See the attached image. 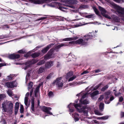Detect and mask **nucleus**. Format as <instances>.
<instances>
[{"mask_svg":"<svg viewBox=\"0 0 124 124\" xmlns=\"http://www.w3.org/2000/svg\"><path fill=\"white\" fill-rule=\"evenodd\" d=\"M51 77V75H49L46 78L47 79H49Z\"/></svg>","mask_w":124,"mask_h":124,"instance_id":"69168bd1","label":"nucleus"},{"mask_svg":"<svg viewBox=\"0 0 124 124\" xmlns=\"http://www.w3.org/2000/svg\"><path fill=\"white\" fill-rule=\"evenodd\" d=\"M60 4V3L54 2H52L51 3L48 4L47 5L51 7H55L57 6V5L59 6Z\"/></svg>","mask_w":124,"mask_h":124,"instance_id":"dca6fc26","label":"nucleus"},{"mask_svg":"<svg viewBox=\"0 0 124 124\" xmlns=\"http://www.w3.org/2000/svg\"><path fill=\"white\" fill-rule=\"evenodd\" d=\"M13 108V104L12 102H10L8 105V108L9 112H11L12 111Z\"/></svg>","mask_w":124,"mask_h":124,"instance_id":"f3484780","label":"nucleus"},{"mask_svg":"<svg viewBox=\"0 0 124 124\" xmlns=\"http://www.w3.org/2000/svg\"><path fill=\"white\" fill-rule=\"evenodd\" d=\"M24 51H23L22 50H20L18 51V53H24Z\"/></svg>","mask_w":124,"mask_h":124,"instance_id":"052dcab7","label":"nucleus"},{"mask_svg":"<svg viewBox=\"0 0 124 124\" xmlns=\"http://www.w3.org/2000/svg\"><path fill=\"white\" fill-rule=\"evenodd\" d=\"M68 46V45L66 44H62L60 45H59L57 46L56 47V48L57 49H59L62 47L63 46Z\"/></svg>","mask_w":124,"mask_h":124,"instance_id":"5701e85b","label":"nucleus"},{"mask_svg":"<svg viewBox=\"0 0 124 124\" xmlns=\"http://www.w3.org/2000/svg\"><path fill=\"white\" fill-rule=\"evenodd\" d=\"M5 97L4 94H0V101Z\"/></svg>","mask_w":124,"mask_h":124,"instance_id":"e433bc0d","label":"nucleus"},{"mask_svg":"<svg viewBox=\"0 0 124 124\" xmlns=\"http://www.w3.org/2000/svg\"><path fill=\"white\" fill-rule=\"evenodd\" d=\"M24 1H27V0H23ZM31 3H33L35 4H41L43 2L42 0H28Z\"/></svg>","mask_w":124,"mask_h":124,"instance_id":"9d476101","label":"nucleus"},{"mask_svg":"<svg viewBox=\"0 0 124 124\" xmlns=\"http://www.w3.org/2000/svg\"><path fill=\"white\" fill-rule=\"evenodd\" d=\"M20 112L21 113H23V105H21L20 107Z\"/></svg>","mask_w":124,"mask_h":124,"instance_id":"37998d69","label":"nucleus"},{"mask_svg":"<svg viewBox=\"0 0 124 124\" xmlns=\"http://www.w3.org/2000/svg\"><path fill=\"white\" fill-rule=\"evenodd\" d=\"M59 9L61 10L64 11H66L67 9V8L66 7L60 6L59 7Z\"/></svg>","mask_w":124,"mask_h":124,"instance_id":"b1692460","label":"nucleus"},{"mask_svg":"<svg viewBox=\"0 0 124 124\" xmlns=\"http://www.w3.org/2000/svg\"><path fill=\"white\" fill-rule=\"evenodd\" d=\"M53 57L54 56L52 53H50L49 51L48 53L47 54L45 55L44 57V58L45 60H46L47 59Z\"/></svg>","mask_w":124,"mask_h":124,"instance_id":"f8f14e48","label":"nucleus"},{"mask_svg":"<svg viewBox=\"0 0 124 124\" xmlns=\"http://www.w3.org/2000/svg\"><path fill=\"white\" fill-rule=\"evenodd\" d=\"M121 117L122 118L124 117V112H121L120 113Z\"/></svg>","mask_w":124,"mask_h":124,"instance_id":"864d4df0","label":"nucleus"},{"mask_svg":"<svg viewBox=\"0 0 124 124\" xmlns=\"http://www.w3.org/2000/svg\"><path fill=\"white\" fill-rule=\"evenodd\" d=\"M70 2L71 4H76L77 3V1L76 0H70Z\"/></svg>","mask_w":124,"mask_h":124,"instance_id":"58836bf2","label":"nucleus"},{"mask_svg":"<svg viewBox=\"0 0 124 124\" xmlns=\"http://www.w3.org/2000/svg\"><path fill=\"white\" fill-rule=\"evenodd\" d=\"M73 72H69L67 74V77H66V78L67 79L68 78H69L71 77L73 75Z\"/></svg>","mask_w":124,"mask_h":124,"instance_id":"cd10ccee","label":"nucleus"},{"mask_svg":"<svg viewBox=\"0 0 124 124\" xmlns=\"http://www.w3.org/2000/svg\"><path fill=\"white\" fill-rule=\"evenodd\" d=\"M51 109V108L46 106H44L42 108L43 111L51 115H52V113L49 112V111Z\"/></svg>","mask_w":124,"mask_h":124,"instance_id":"0eeeda50","label":"nucleus"},{"mask_svg":"<svg viewBox=\"0 0 124 124\" xmlns=\"http://www.w3.org/2000/svg\"><path fill=\"white\" fill-rule=\"evenodd\" d=\"M104 104L103 103L101 102V112L103 111L104 108Z\"/></svg>","mask_w":124,"mask_h":124,"instance_id":"603ef678","label":"nucleus"},{"mask_svg":"<svg viewBox=\"0 0 124 124\" xmlns=\"http://www.w3.org/2000/svg\"><path fill=\"white\" fill-rule=\"evenodd\" d=\"M54 44L51 43L48 45L47 47L44 48L42 50V52L43 53H45L48 51L49 49L53 46Z\"/></svg>","mask_w":124,"mask_h":124,"instance_id":"1a4fd4ad","label":"nucleus"},{"mask_svg":"<svg viewBox=\"0 0 124 124\" xmlns=\"http://www.w3.org/2000/svg\"><path fill=\"white\" fill-rule=\"evenodd\" d=\"M95 15L94 14H91L88 15L86 16L85 17L88 18H93L95 17Z\"/></svg>","mask_w":124,"mask_h":124,"instance_id":"4be33fe9","label":"nucleus"},{"mask_svg":"<svg viewBox=\"0 0 124 124\" xmlns=\"http://www.w3.org/2000/svg\"><path fill=\"white\" fill-rule=\"evenodd\" d=\"M102 15H103V16L105 17V18H108L109 19H111V18L108 15L106 14L105 13L103 14Z\"/></svg>","mask_w":124,"mask_h":124,"instance_id":"7c9ffc66","label":"nucleus"},{"mask_svg":"<svg viewBox=\"0 0 124 124\" xmlns=\"http://www.w3.org/2000/svg\"><path fill=\"white\" fill-rule=\"evenodd\" d=\"M20 55L19 54H13L9 55L8 56L9 58L10 59H17L19 58Z\"/></svg>","mask_w":124,"mask_h":124,"instance_id":"9b49d317","label":"nucleus"},{"mask_svg":"<svg viewBox=\"0 0 124 124\" xmlns=\"http://www.w3.org/2000/svg\"><path fill=\"white\" fill-rule=\"evenodd\" d=\"M39 86L37 87L34 91V92L35 93V94L36 97H37L38 95V93L39 91Z\"/></svg>","mask_w":124,"mask_h":124,"instance_id":"412c9836","label":"nucleus"},{"mask_svg":"<svg viewBox=\"0 0 124 124\" xmlns=\"http://www.w3.org/2000/svg\"><path fill=\"white\" fill-rule=\"evenodd\" d=\"M75 104H73V103H71L70 104V105H69L68 106V107H69V109H70V112H73V111H74V109H72V108H70V107H69V106L70 105H74H74Z\"/></svg>","mask_w":124,"mask_h":124,"instance_id":"4c0bfd02","label":"nucleus"},{"mask_svg":"<svg viewBox=\"0 0 124 124\" xmlns=\"http://www.w3.org/2000/svg\"><path fill=\"white\" fill-rule=\"evenodd\" d=\"M82 98L80 101V102L81 103L77 104H76L74 105V107L77 109V110L79 112H83L84 114H87L88 111H89V109L88 108L86 107V106H85L82 108L79 109L78 107L80 108L81 107V104H86L89 103V102L88 101L86 100H85L83 101H82Z\"/></svg>","mask_w":124,"mask_h":124,"instance_id":"f257e3e1","label":"nucleus"},{"mask_svg":"<svg viewBox=\"0 0 124 124\" xmlns=\"http://www.w3.org/2000/svg\"><path fill=\"white\" fill-rule=\"evenodd\" d=\"M69 6V7L72 8H74V7L73 6Z\"/></svg>","mask_w":124,"mask_h":124,"instance_id":"774afa93","label":"nucleus"},{"mask_svg":"<svg viewBox=\"0 0 124 124\" xmlns=\"http://www.w3.org/2000/svg\"><path fill=\"white\" fill-rule=\"evenodd\" d=\"M12 77L11 75L8 76L6 78V80H10L12 79Z\"/></svg>","mask_w":124,"mask_h":124,"instance_id":"f704fd0d","label":"nucleus"},{"mask_svg":"<svg viewBox=\"0 0 124 124\" xmlns=\"http://www.w3.org/2000/svg\"><path fill=\"white\" fill-rule=\"evenodd\" d=\"M124 99L122 96L120 97L119 98V102H121Z\"/></svg>","mask_w":124,"mask_h":124,"instance_id":"09e8293b","label":"nucleus"},{"mask_svg":"<svg viewBox=\"0 0 124 124\" xmlns=\"http://www.w3.org/2000/svg\"><path fill=\"white\" fill-rule=\"evenodd\" d=\"M113 91L115 92H114L115 95L116 96H118L119 95H120L121 94V93L120 92H119L118 93H116V92H117L116 90H113Z\"/></svg>","mask_w":124,"mask_h":124,"instance_id":"473e14b6","label":"nucleus"},{"mask_svg":"<svg viewBox=\"0 0 124 124\" xmlns=\"http://www.w3.org/2000/svg\"><path fill=\"white\" fill-rule=\"evenodd\" d=\"M99 93L98 91H96L93 92V93L91 94V95L92 97H93L95 95L98 94Z\"/></svg>","mask_w":124,"mask_h":124,"instance_id":"bb28decb","label":"nucleus"},{"mask_svg":"<svg viewBox=\"0 0 124 124\" xmlns=\"http://www.w3.org/2000/svg\"><path fill=\"white\" fill-rule=\"evenodd\" d=\"M69 44H76V41H73L69 42Z\"/></svg>","mask_w":124,"mask_h":124,"instance_id":"bf43d9fd","label":"nucleus"},{"mask_svg":"<svg viewBox=\"0 0 124 124\" xmlns=\"http://www.w3.org/2000/svg\"><path fill=\"white\" fill-rule=\"evenodd\" d=\"M112 18L113 21L117 22H119L120 20V18L115 15H113L112 16Z\"/></svg>","mask_w":124,"mask_h":124,"instance_id":"ddd939ff","label":"nucleus"},{"mask_svg":"<svg viewBox=\"0 0 124 124\" xmlns=\"http://www.w3.org/2000/svg\"><path fill=\"white\" fill-rule=\"evenodd\" d=\"M106 13V11L105 9L101 7V15Z\"/></svg>","mask_w":124,"mask_h":124,"instance_id":"72a5a7b5","label":"nucleus"},{"mask_svg":"<svg viewBox=\"0 0 124 124\" xmlns=\"http://www.w3.org/2000/svg\"><path fill=\"white\" fill-rule=\"evenodd\" d=\"M19 107V103L18 102H16L15 104V109H18Z\"/></svg>","mask_w":124,"mask_h":124,"instance_id":"a19ab883","label":"nucleus"},{"mask_svg":"<svg viewBox=\"0 0 124 124\" xmlns=\"http://www.w3.org/2000/svg\"><path fill=\"white\" fill-rule=\"evenodd\" d=\"M40 55L39 53H34L31 55V56L33 58H35L39 56Z\"/></svg>","mask_w":124,"mask_h":124,"instance_id":"aec40b11","label":"nucleus"},{"mask_svg":"<svg viewBox=\"0 0 124 124\" xmlns=\"http://www.w3.org/2000/svg\"><path fill=\"white\" fill-rule=\"evenodd\" d=\"M33 90L32 89L30 91V96L31 97V96H32V93H33Z\"/></svg>","mask_w":124,"mask_h":124,"instance_id":"680f3d73","label":"nucleus"},{"mask_svg":"<svg viewBox=\"0 0 124 124\" xmlns=\"http://www.w3.org/2000/svg\"><path fill=\"white\" fill-rule=\"evenodd\" d=\"M62 78L60 77L57 78L56 80L53 82V84H55L59 87H61L63 85L62 81L61 80Z\"/></svg>","mask_w":124,"mask_h":124,"instance_id":"20e7f679","label":"nucleus"},{"mask_svg":"<svg viewBox=\"0 0 124 124\" xmlns=\"http://www.w3.org/2000/svg\"><path fill=\"white\" fill-rule=\"evenodd\" d=\"M89 72L87 71H84L82 73H81V75H83L84 74H85L87 73H88Z\"/></svg>","mask_w":124,"mask_h":124,"instance_id":"4d7b16f0","label":"nucleus"},{"mask_svg":"<svg viewBox=\"0 0 124 124\" xmlns=\"http://www.w3.org/2000/svg\"><path fill=\"white\" fill-rule=\"evenodd\" d=\"M18 109H15V114H17L18 112Z\"/></svg>","mask_w":124,"mask_h":124,"instance_id":"e2e57ef3","label":"nucleus"},{"mask_svg":"<svg viewBox=\"0 0 124 124\" xmlns=\"http://www.w3.org/2000/svg\"><path fill=\"white\" fill-rule=\"evenodd\" d=\"M45 61L44 60H43L40 61V62H39L37 64L39 65H41L43 64L44 63Z\"/></svg>","mask_w":124,"mask_h":124,"instance_id":"79ce46f5","label":"nucleus"},{"mask_svg":"<svg viewBox=\"0 0 124 124\" xmlns=\"http://www.w3.org/2000/svg\"><path fill=\"white\" fill-rule=\"evenodd\" d=\"M48 95L49 97H51L53 95V93L52 92L50 91L48 93Z\"/></svg>","mask_w":124,"mask_h":124,"instance_id":"49530a36","label":"nucleus"},{"mask_svg":"<svg viewBox=\"0 0 124 124\" xmlns=\"http://www.w3.org/2000/svg\"><path fill=\"white\" fill-rule=\"evenodd\" d=\"M93 8L96 14L98 15H99V12L98 10L95 7H93Z\"/></svg>","mask_w":124,"mask_h":124,"instance_id":"c756f323","label":"nucleus"},{"mask_svg":"<svg viewBox=\"0 0 124 124\" xmlns=\"http://www.w3.org/2000/svg\"><path fill=\"white\" fill-rule=\"evenodd\" d=\"M87 95H88L87 93H86L85 94H84L82 96V98H82V99H83L85 98L86 97V96H87Z\"/></svg>","mask_w":124,"mask_h":124,"instance_id":"5fc2aeb1","label":"nucleus"},{"mask_svg":"<svg viewBox=\"0 0 124 124\" xmlns=\"http://www.w3.org/2000/svg\"><path fill=\"white\" fill-rule=\"evenodd\" d=\"M2 105L3 110L5 112H8V108H7V103L5 102H3Z\"/></svg>","mask_w":124,"mask_h":124,"instance_id":"2eb2a0df","label":"nucleus"},{"mask_svg":"<svg viewBox=\"0 0 124 124\" xmlns=\"http://www.w3.org/2000/svg\"><path fill=\"white\" fill-rule=\"evenodd\" d=\"M95 114L97 115H100V113L99 112V111L97 110H94Z\"/></svg>","mask_w":124,"mask_h":124,"instance_id":"c03bdc74","label":"nucleus"},{"mask_svg":"<svg viewBox=\"0 0 124 124\" xmlns=\"http://www.w3.org/2000/svg\"><path fill=\"white\" fill-rule=\"evenodd\" d=\"M53 65V62L51 61L46 62L45 64V67L46 69L50 68Z\"/></svg>","mask_w":124,"mask_h":124,"instance_id":"4468645a","label":"nucleus"},{"mask_svg":"<svg viewBox=\"0 0 124 124\" xmlns=\"http://www.w3.org/2000/svg\"><path fill=\"white\" fill-rule=\"evenodd\" d=\"M111 92L110 90H109L104 93V95L105 97V99L107 100L111 96Z\"/></svg>","mask_w":124,"mask_h":124,"instance_id":"6e6552de","label":"nucleus"},{"mask_svg":"<svg viewBox=\"0 0 124 124\" xmlns=\"http://www.w3.org/2000/svg\"><path fill=\"white\" fill-rule=\"evenodd\" d=\"M95 72L96 73H98L99 72H100V70H95Z\"/></svg>","mask_w":124,"mask_h":124,"instance_id":"338daca9","label":"nucleus"},{"mask_svg":"<svg viewBox=\"0 0 124 124\" xmlns=\"http://www.w3.org/2000/svg\"><path fill=\"white\" fill-rule=\"evenodd\" d=\"M99 85H97L94 88V90H96L99 87Z\"/></svg>","mask_w":124,"mask_h":124,"instance_id":"0e129e2a","label":"nucleus"},{"mask_svg":"<svg viewBox=\"0 0 124 124\" xmlns=\"http://www.w3.org/2000/svg\"><path fill=\"white\" fill-rule=\"evenodd\" d=\"M44 70V69L43 68L40 67L38 70V73H39L43 72Z\"/></svg>","mask_w":124,"mask_h":124,"instance_id":"2f4dec72","label":"nucleus"},{"mask_svg":"<svg viewBox=\"0 0 124 124\" xmlns=\"http://www.w3.org/2000/svg\"><path fill=\"white\" fill-rule=\"evenodd\" d=\"M6 85L8 87L12 88L16 87L17 84L16 81H14L7 83Z\"/></svg>","mask_w":124,"mask_h":124,"instance_id":"39448f33","label":"nucleus"},{"mask_svg":"<svg viewBox=\"0 0 124 124\" xmlns=\"http://www.w3.org/2000/svg\"><path fill=\"white\" fill-rule=\"evenodd\" d=\"M31 64V62H27L25 63V64L26 65V66L24 67V70L26 69L28 67L30 66Z\"/></svg>","mask_w":124,"mask_h":124,"instance_id":"393cba45","label":"nucleus"},{"mask_svg":"<svg viewBox=\"0 0 124 124\" xmlns=\"http://www.w3.org/2000/svg\"><path fill=\"white\" fill-rule=\"evenodd\" d=\"M33 85V83H32L31 82L28 85V89H30L31 88Z\"/></svg>","mask_w":124,"mask_h":124,"instance_id":"8fccbe9b","label":"nucleus"},{"mask_svg":"<svg viewBox=\"0 0 124 124\" xmlns=\"http://www.w3.org/2000/svg\"><path fill=\"white\" fill-rule=\"evenodd\" d=\"M29 93L28 92L26 94V96L25 97L24 99V103L26 106H27V108L29 106L27 104L28 101V98L27 96H29Z\"/></svg>","mask_w":124,"mask_h":124,"instance_id":"a211bd4d","label":"nucleus"},{"mask_svg":"<svg viewBox=\"0 0 124 124\" xmlns=\"http://www.w3.org/2000/svg\"><path fill=\"white\" fill-rule=\"evenodd\" d=\"M89 35H85L84 36L85 37H87L85 39H80L76 41V44H80L81 45H86L87 44V41L89 39L88 37H89Z\"/></svg>","mask_w":124,"mask_h":124,"instance_id":"7ed1b4c3","label":"nucleus"},{"mask_svg":"<svg viewBox=\"0 0 124 124\" xmlns=\"http://www.w3.org/2000/svg\"><path fill=\"white\" fill-rule=\"evenodd\" d=\"M111 5L116 10L117 14L120 16L123 17L122 19L124 21V8H122L114 3H112Z\"/></svg>","mask_w":124,"mask_h":124,"instance_id":"f03ea898","label":"nucleus"},{"mask_svg":"<svg viewBox=\"0 0 124 124\" xmlns=\"http://www.w3.org/2000/svg\"><path fill=\"white\" fill-rule=\"evenodd\" d=\"M121 0H114V1L117 3H120L121 1Z\"/></svg>","mask_w":124,"mask_h":124,"instance_id":"13d9d810","label":"nucleus"},{"mask_svg":"<svg viewBox=\"0 0 124 124\" xmlns=\"http://www.w3.org/2000/svg\"><path fill=\"white\" fill-rule=\"evenodd\" d=\"M108 85H106L104 86L102 88H101V91H104L106 90L108 88Z\"/></svg>","mask_w":124,"mask_h":124,"instance_id":"a878e982","label":"nucleus"},{"mask_svg":"<svg viewBox=\"0 0 124 124\" xmlns=\"http://www.w3.org/2000/svg\"><path fill=\"white\" fill-rule=\"evenodd\" d=\"M77 76L76 75H74L72 77L70 78H69L68 80L69 81V82L77 78Z\"/></svg>","mask_w":124,"mask_h":124,"instance_id":"c85d7f7f","label":"nucleus"},{"mask_svg":"<svg viewBox=\"0 0 124 124\" xmlns=\"http://www.w3.org/2000/svg\"><path fill=\"white\" fill-rule=\"evenodd\" d=\"M111 52H108L107 53H105V56L106 57H108L109 56V54Z\"/></svg>","mask_w":124,"mask_h":124,"instance_id":"3c124183","label":"nucleus"},{"mask_svg":"<svg viewBox=\"0 0 124 124\" xmlns=\"http://www.w3.org/2000/svg\"><path fill=\"white\" fill-rule=\"evenodd\" d=\"M78 38L77 36L73 37L66 38L63 39H61L60 41H72L74 40H76Z\"/></svg>","mask_w":124,"mask_h":124,"instance_id":"423d86ee","label":"nucleus"},{"mask_svg":"<svg viewBox=\"0 0 124 124\" xmlns=\"http://www.w3.org/2000/svg\"><path fill=\"white\" fill-rule=\"evenodd\" d=\"M7 93L9 96H11L12 94V92L11 91L8 90L7 91Z\"/></svg>","mask_w":124,"mask_h":124,"instance_id":"de8ad7c7","label":"nucleus"},{"mask_svg":"<svg viewBox=\"0 0 124 124\" xmlns=\"http://www.w3.org/2000/svg\"><path fill=\"white\" fill-rule=\"evenodd\" d=\"M88 6L86 5H82L80 6L79 8L81 9H85L87 8Z\"/></svg>","mask_w":124,"mask_h":124,"instance_id":"ea45409f","label":"nucleus"},{"mask_svg":"<svg viewBox=\"0 0 124 124\" xmlns=\"http://www.w3.org/2000/svg\"><path fill=\"white\" fill-rule=\"evenodd\" d=\"M72 85H73L74 86H76V85H78L79 83H78L77 82H73L71 83Z\"/></svg>","mask_w":124,"mask_h":124,"instance_id":"6e6d98bb","label":"nucleus"},{"mask_svg":"<svg viewBox=\"0 0 124 124\" xmlns=\"http://www.w3.org/2000/svg\"><path fill=\"white\" fill-rule=\"evenodd\" d=\"M108 116H106L101 117V120H106L108 119Z\"/></svg>","mask_w":124,"mask_h":124,"instance_id":"a18cd8bd","label":"nucleus"},{"mask_svg":"<svg viewBox=\"0 0 124 124\" xmlns=\"http://www.w3.org/2000/svg\"><path fill=\"white\" fill-rule=\"evenodd\" d=\"M31 109L32 110L31 112L33 113L34 112V99L33 98L32 99V101L31 102Z\"/></svg>","mask_w":124,"mask_h":124,"instance_id":"6ab92c4d","label":"nucleus"},{"mask_svg":"<svg viewBox=\"0 0 124 124\" xmlns=\"http://www.w3.org/2000/svg\"><path fill=\"white\" fill-rule=\"evenodd\" d=\"M114 97L113 96L111 97L110 98L109 101L108 102H105V103L106 104H108L110 103V101H111L114 99Z\"/></svg>","mask_w":124,"mask_h":124,"instance_id":"c9c22d12","label":"nucleus"}]
</instances>
